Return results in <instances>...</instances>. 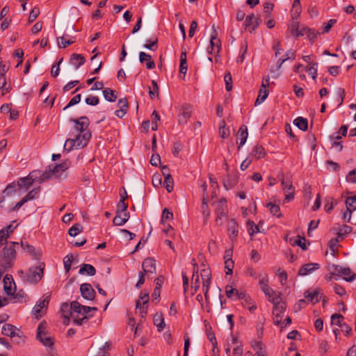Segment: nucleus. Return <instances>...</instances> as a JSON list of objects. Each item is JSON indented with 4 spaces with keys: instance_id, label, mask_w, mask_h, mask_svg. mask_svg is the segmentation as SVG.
Listing matches in <instances>:
<instances>
[{
    "instance_id": "1",
    "label": "nucleus",
    "mask_w": 356,
    "mask_h": 356,
    "mask_svg": "<svg viewBox=\"0 0 356 356\" xmlns=\"http://www.w3.org/2000/svg\"><path fill=\"white\" fill-rule=\"evenodd\" d=\"M44 268V263H41L39 266L30 267L26 272L23 270H19L18 275L24 282L36 284L42 279Z\"/></svg>"
},
{
    "instance_id": "2",
    "label": "nucleus",
    "mask_w": 356,
    "mask_h": 356,
    "mask_svg": "<svg viewBox=\"0 0 356 356\" xmlns=\"http://www.w3.org/2000/svg\"><path fill=\"white\" fill-rule=\"evenodd\" d=\"M91 137L90 131L84 133H79L76 138H68L66 140L64 149L67 152L71 151L73 148L80 149L84 147Z\"/></svg>"
},
{
    "instance_id": "3",
    "label": "nucleus",
    "mask_w": 356,
    "mask_h": 356,
    "mask_svg": "<svg viewBox=\"0 0 356 356\" xmlns=\"http://www.w3.org/2000/svg\"><path fill=\"white\" fill-rule=\"evenodd\" d=\"M18 243L13 242L10 245L3 248V258L2 261V266L4 268H10L12 266V262L16 257L15 247L18 246Z\"/></svg>"
},
{
    "instance_id": "4",
    "label": "nucleus",
    "mask_w": 356,
    "mask_h": 356,
    "mask_svg": "<svg viewBox=\"0 0 356 356\" xmlns=\"http://www.w3.org/2000/svg\"><path fill=\"white\" fill-rule=\"evenodd\" d=\"M329 270L332 275L343 277L347 282H352L355 277V275L353 274L348 267L332 264L329 266Z\"/></svg>"
},
{
    "instance_id": "5",
    "label": "nucleus",
    "mask_w": 356,
    "mask_h": 356,
    "mask_svg": "<svg viewBox=\"0 0 356 356\" xmlns=\"http://www.w3.org/2000/svg\"><path fill=\"white\" fill-rule=\"evenodd\" d=\"M83 305L77 301H73L70 304V317L73 318L74 323L76 325H81L85 321L88 319L87 316H84L81 318H78L79 314L83 316Z\"/></svg>"
},
{
    "instance_id": "6",
    "label": "nucleus",
    "mask_w": 356,
    "mask_h": 356,
    "mask_svg": "<svg viewBox=\"0 0 356 356\" xmlns=\"http://www.w3.org/2000/svg\"><path fill=\"white\" fill-rule=\"evenodd\" d=\"M139 298L143 301V302L141 303L140 300L136 302V309L138 310L141 317L144 318L147 312L149 292L147 291H141L139 295Z\"/></svg>"
},
{
    "instance_id": "7",
    "label": "nucleus",
    "mask_w": 356,
    "mask_h": 356,
    "mask_svg": "<svg viewBox=\"0 0 356 356\" xmlns=\"http://www.w3.org/2000/svg\"><path fill=\"white\" fill-rule=\"evenodd\" d=\"M38 180V172L36 170L32 171L26 177L20 178L17 181V186L20 188H24L26 190L29 189L35 181Z\"/></svg>"
},
{
    "instance_id": "8",
    "label": "nucleus",
    "mask_w": 356,
    "mask_h": 356,
    "mask_svg": "<svg viewBox=\"0 0 356 356\" xmlns=\"http://www.w3.org/2000/svg\"><path fill=\"white\" fill-rule=\"evenodd\" d=\"M282 186L283 191L285 194L284 201H290L294 198L295 188L292 182L284 179V174H282Z\"/></svg>"
},
{
    "instance_id": "9",
    "label": "nucleus",
    "mask_w": 356,
    "mask_h": 356,
    "mask_svg": "<svg viewBox=\"0 0 356 356\" xmlns=\"http://www.w3.org/2000/svg\"><path fill=\"white\" fill-rule=\"evenodd\" d=\"M45 325L44 323H40L37 329V339L45 346L51 347L54 342L51 337H47L44 332Z\"/></svg>"
},
{
    "instance_id": "10",
    "label": "nucleus",
    "mask_w": 356,
    "mask_h": 356,
    "mask_svg": "<svg viewBox=\"0 0 356 356\" xmlns=\"http://www.w3.org/2000/svg\"><path fill=\"white\" fill-rule=\"evenodd\" d=\"M43 298L44 299L40 300L33 309V314L37 318L43 315L44 312L42 309L47 307L50 300V295L45 294Z\"/></svg>"
},
{
    "instance_id": "11",
    "label": "nucleus",
    "mask_w": 356,
    "mask_h": 356,
    "mask_svg": "<svg viewBox=\"0 0 356 356\" xmlns=\"http://www.w3.org/2000/svg\"><path fill=\"white\" fill-rule=\"evenodd\" d=\"M70 122L75 124L74 129L79 133H84L85 131H89L88 127L89 125V120L86 116H82L79 119H70Z\"/></svg>"
},
{
    "instance_id": "12",
    "label": "nucleus",
    "mask_w": 356,
    "mask_h": 356,
    "mask_svg": "<svg viewBox=\"0 0 356 356\" xmlns=\"http://www.w3.org/2000/svg\"><path fill=\"white\" fill-rule=\"evenodd\" d=\"M226 200L222 198L218 202H214L215 211L217 215L216 222H218L221 220L222 216H225L227 212V208L226 204Z\"/></svg>"
},
{
    "instance_id": "13",
    "label": "nucleus",
    "mask_w": 356,
    "mask_h": 356,
    "mask_svg": "<svg viewBox=\"0 0 356 356\" xmlns=\"http://www.w3.org/2000/svg\"><path fill=\"white\" fill-rule=\"evenodd\" d=\"M80 292L82 297L88 300H92L95 298V291L90 284H82L80 286Z\"/></svg>"
},
{
    "instance_id": "14",
    "label": "nucleus",
    "mask_w": 356,
    "mask_h": 356,
    "mask_svg": "<svg viewBox=\"0 0 356 356\" xmlns=\"http://www.w3.org/2000/svg\"><path fill=\"white\" fill-rule=\"evenodd\" d=\"M143 271L146 275L156 273V261L152 258L145 259L142 264Z\"/></svg>"
},
{
    "instance_id": "15",
    "label": "nucleus",
    "mask_w": 356,
    "mask_h": 356,
    "mask_svg": "<svg viewBox=\"0 0 356 356\" xmlns=\"http://www.w3.org/2000/svg\"><path fill=\"white\" fill-rule=\"evenodd\" d=\"M191 116V107L189 105H184L180 110L179 115V124H186Z\"/></svg>"
},
{
    "instance_id": "16",
    "label": "nucleus",
    "mask_w": 356,
    "mask_h": 356,
    "mask_svg": "<svg viewBox=\"0 0 356 356\" xmlns=\"http://www.w3.org/2000/svg\"><path fill=\"white\" fill-rule=\"evenodd\" d=\"M227 231L231 241H235L238 236V225L234 219L229 220L227 224Z\"/></svg>"
},
{
    "instance_id": "17",
    "label": "nucleus",
    "mask_w": 356,
    "mask_h": 356,
    "mask_svg": "<svg viewBox=\"0 0 356 356\" xmlns=\"http://www.w3.org/2000/svg\"><path fill=\"white\" fill-rule=\"evenodd\" d=\"M16 228L12 224L7 225L6 227L0 230V245L7 243V239Z\"/></svg>"
},
{
    "instance_id": "18",
    "label": "nucleus",
    "mask_w": 356,
    "mask_h": 356,
    "mask_svg": "<svg viewBox=\"0 0 356 356\" xmlns=\"http://www.w3.org/2000/svg\"><path fill=\"white\" fill-rule=\"evenodd\" d=\"M320 268L318 264L316 263H308L301 266L298 271V275L301 276H305L312 273L315 270Z\"/></svg>"
},
{
    "instance_id": "19",
    "label": "nucleus",
    "mask_w": 356,
    "mask_h": 356,
    "mask_svg": "<svg viewBox=\"0 0 356 356\" xmlns=\"http://www.w3.org/2000/svg\"><path fill=\"white\" fill-rule=\"evenodd\" d=\"M322 293L320 290H314V291H307L305 292V297L308 300V301L315 304L320 301L322 298Z\"/></svg>"
},
{
    "instance_id": "20",
    "label": "nucleus",
    "mask_w": 356,
    "mask_h": 356,
    "mask_svg": "<svg viewBox=\"0 0 356 356\" xmlns=\"http://www.w3.org/2000/svg\"><path fill=\"white\" fill-rule=\"evenodd\" d=\"M286 310V305L282 300L273 304V314L274 316L283 317Z\"/></svg>"
},
{
    "instance_id": "21",
    "label": "nucleus",
    "mask_w": 356,
    "mask_h": 356,
    "mask_svg": "<svg viewBox=\"0 0 356 356\" xmlns=\"http://www.w3.org/2000/svg\"><path fill=\"white\" fill-rule=\"evenodd\" d=\"M129 213H116L113 220V222L116 226H122L125 224L129 219Z\"/></svg>"
},
{
    "instance_id": "22",
    "label": "nucleus",
    "mask_w": 356,
    "mask_h": 356,
    "mask_svg": "<svg viewBox=\"0 0 356 356\" xmlns=\"http://www.w3.org/2000/svg\"><path fill=\"white\" fill-rule=\"evenodd\" d=\"M139 60L140 63L146 62V67L147 69H153L155 67V63L152 60V56L143 51L139 54Z\"/></svg>"
},
{
    "instance_id": "23",
    "label": "nucleus",
    "mask_w": 356,
    "mask_h": 356,
    "mask_svg": "<svg viewBox=\"0 0 356 356\" xmlns=\"http://www.w3.org/2000/svg\"><path fill=\"white\" fill-rule=\"evenodd\" d=\"M266 155V152L264 148L260 145H256L252 149L250 156L255 159H259Z\"/></svg>"
},
{
    "instance_id": "24",
    "label": "nucleus",
    "mask_w": 356,
    "mask_h": 356,
    "mask_svg": "<svg viewBox=\"0 0 356 356\" xmlns=\"http://www.w3.org/2000/svg\"><path fill=\"white\" fill-rule=\"evenodd\" d=\"M248 136V132L247 127L245 125H242L237 132V137L240 140V143L238 147V149H240L245 143Z\"/></svg>"
},
{
    "instance_id": "25",
    "label": "nucleus",
    "mask_w": 356,
    "mask_h": 356,
    "mask_svg": "<svg viewBox=\"0 0 356 356\" xmlns=\"http://www.w3.org/2000/svg\"><path fill=\"white\" fill-rule=\"evenodd\" d=\"M298 34L300 35V36L307 35L311 41H314L316 39L319 33L314 29H309V27H303L300 29V32L298 33Z\"/></svg>"
},
{
    "instance_id": "26",
    "label": "nucleus",
    "mask_w": 356,
    "mask_h": 356,
    "mask_svg": "<svg viewBox=\"0 0 356 356\" xmlns=\"http://www.w3.org/2000/svg\"><path fill=\"white\" fill-rule=\"evenodd\" d=\"M86 60L83 56L81 54H72L70 62V63L74 66L76 69L79 68L83 63H85Z\"/></svg>"
},
{
    "instance_id": "27",
    "label": "nucleus",
    "mask_w": 356,
    "mask_h": 356,
    "mask_svg": "<svg viewBox=\"0 0 356 356\" xmlns=\"http://www.w3.org/2000/svg\"><path fill=\"white\" fill-rule=\"evenodd\" d=\"M213 34L211 36L210 39V46H211V51H209V53L211 54L212 51L214 50V48L216 47L217 49V52L220 51V41L219 39L216 37V31L214 29V25L213 26Z\"/></svg>"
},
{
    "instance_id": "28",
    "label": "nucleus",
    "mask_w": 356,
    "mask_h": 356,
    "mask_svg": "<svg viewBox=\"0 0 356 356\" xmlns=\"http://www.w3.org/2000/svg\"><path fill=\"white\" fill-rule=\"evenodd\" d=\"M154 323L157 327L159 332H161L164 329L165 323L162 313L157 312L155 314L154 316Z\"/></svg>"
},
{
    "instance_id": "29",
    "label": "nucleus",
    "mask_w": 356,
    "mask_h": 356,
    "mask_svg": "<svg viewBox=\"0 0 356 356\" xmlns=\"http://www.w3.org/2000/svg\"><path fill=\"white\" fill-rule=\"evenodd\" d=\"M21 246L26 252L34 257L35 259H38L41 255V252L40 251H36L33 246L28 244L27 243L22 241Z\"/></svg>"
},
{
    "instance_id": "30",
    "label": "nucleus",
    "mask_w": 356,
    "mask_h": 356,
    "mask_svg": "<svg viewBox=\"0 0 356 356\" xmlns=\"http://www.w3.org/2000/svg\"><path fill=\"white\" fill-rule=\"evenodd\" d=\"M124 193H125V197H122V198H120L119 202L117 204L116 213H122V214L124 213H129L127 211L128 204L125 203V200L128 197L126 191H124Z\"/></svg>"
},
{
    "instance_id": "31",
    "label": "nucleus",
    "mask_w": 356,
    "mask_h": 356,
    "mask_svg": "<svg viewBox=\"0 0 356 356\" xmlns=\"http://www.w3.org/2000/svg\"><path fill=\"white\" fill-rule=\"evenodd\" d=\"M79 273L80 275L87 274L88 275L92 276L95 275L96 270L92 265L85 264L81 266Z\"/></svg>"
},
{
    "instance_id": "32",
    "label": "nucleus",
    "mask_w": 356,
    "mask_h": 356,
    "mask_svg": "<svg viewBox=\"0 0 356 356\" xmlns=\"http://www.w3.org/2000/svg\"><path fill=\"white\" fill-rule=\"evenodd\" d=\"M268 282H269V280H268V277L267 275H264L262 276L260 275L259 284L261 290L264 293L268 294L269 291H270V287L268 285Z\"/></svg>"
},
{
    "instance_id": "33",
    "label": "nucleus",
    "mask_w": 356,
    "mask_h": 356,
    "mask_svg": "<svg viewBox=\"0 0 356 356\" xmlns=\"http://www.w3.org/2000/svg\"><path fill=\"white\" fill-rule=\"evenodd\" d=\"M203 273H204V275H202V277L204 276L207 277L206 279L203 278V285H202L205 298L207 299L208 293H209V285L211 283V279L209 277L210 275V273L207 270H204Z\"/></svg>"
},
{
    "instance_id": "34",
    "label": "nucleus",
    "mask_w": 356,
    "mask_h": 356,
    "mask_svg": "<svg viewBox=\"0 0 356 356\" xmlns=\"http://www.w3.org/2000/svg\"><path fill=\"white\" fill-rule=\"evenodd\" d=\"M16 327L11 324H4L2 327L1 333L5 336H8L10 337H14L15 335H17L15 332Z\"/></svg>"
},
{
    "instance_id": "35",
    "label": "nucleus",
    "mask_w": 356,
    "mask_h": 356,
    "mask_svg": "<svg viewBox=\"0 0 356 356\" xmlns=\"http://www.w3.org/2000/svg\"><path fill=\"white\" fill-rule=\"evenodd\" d=\"M264 294L268 298V301L271 302L273 304L275 303L276 302H279L280 300H282V298L280 297L281 293L280 292L275 291L272 288H270V291H269L268 294Z\"/></svg>"
},
{
    "instance_id": "36",
    "label": "nucleus",
    "mask_w": 356,
    "mask_h": 356,
    "mask_svg": "<svg viewBox=\"0 0 356 356\" xmlns=\"http://www.w3.org/2000/svg\"><path fill=\"white\" fill-rule=\"evenodd\" d=\"M51 170V166H49V169L46 170L44 172H40V171H37L38 174H40V177L38 176L37 181L40 183H42L45 180L50 179L54 175H55Z\"/></svg>"
},
{
    "instance_id": "37",
    "label": "nucleus",
    "mask_w": 356,
    "mask_h": 356,
    "mask_svg": "<svg viewBox=\"0 0 356 356\" xmlns=\"http://www.w3.org/2000/svg\"><path fill=\"white\" fill-rule=\"evenodd\" d=\"M69 166H70V162L68 161H65L60 164L54 165L51 168V169H52L51 171H53V172H54V174L56 176H58V173L60 172H64L69 168Z\"/></svg>"
},
{
    "instance_id": "38",
    "label": "nucleus",
    "mask_w": 356,
    "mask_h": 356,
    "mask_svg": "<svg viewBox=\"0 0 356 356\" xmlns=\"http://www.w3.org/2000/svg\"><path fill=\"white\" fill-rule=\"evenodd\" d=\"M293 124L302 131H306L308 127L307 120L302 117H298L296 118L293 121Z\"/></svg>"
},
{
    "instance_id": "39",
    "label": "nucleus",
    "mask_w": 356,
    "mask_h": 356,
    "mask_svg": "<svg viewBox=\"0 0 356 356\" xmlns=\"http://www.w3.org/2000/svg\"><path fill=\"white\" fill-rule=\"evenodd\" d=\"M179 72L181 74H186L187 72V60L186 52L182 51L180 56V67Z\"/></svg>"
},
{
    "instance_id": "40",
    "label": "nucleus",
    "mask_w": 356,
    "mask_h": 356,
    "mask_svg": "<svg viewBox=\"0 0 356 356\" xmlns=\"http://www.w3.org/2000/svg\"><path fill=\"white\" fill-rule=\"evenodd\" d=\"M103 95L104 98L108 102H113L117 99V96L115 94V91L109 88H106L103 90Z\"/></svg>"
},
{
    "instance_id": "41",
    "label": "nucleus",
    "mask_w": 356,
    "mask_h": 356,
    "mask_svg": "<svg viewBox=\"0 0 356 356\" xmlns=\"http://www.w3.org/2000/svg\"><path fill=\"white\" fill-rule=\"evenodd\" d=\"M60 310L63 313V316L65 318V323H67L70 321V305L67 303L65 302L61 305Z\"/></svg>"
},
{
    "instance_id": "42",
    "label": "nucleus",
    "mask_w": 356,
    "mask_h": 356,
    "mask_svg": "<svg viewBox=\"0 0 356 356\" xmlns=\"http://www.w3.org/2000/svg\"><path fill=\"white\" fill-rule=\"evenodd\" d=\"M13 281V278L12 277L10 276V277H9L7 275H6V277H4L3 279V282H4V290L6 291V293L8 294V295H13V288H12V282Z\"/></svg>"
},
{
    "instance_id": "43",
    "label": "nucleus",
    "mask_w": 356,
    "mask_h": 356,
    "mask_svg": "<svg viewBox=\"0 0 356 356\" xmlns=\"http://www.w3.org/2000/svg\"><path fill=\"white\" fill-rule=\"evenodd\" d=\"M301 13V6L300 0H294L291 10V17H298Z\"/></svg>"
},
{
    "instance_id": "44",
    "label": "nucleus",
    "mask_w": 356,
    "mask_h": 356,
    "mask_svg": "<svg viewBox=\"0 0 356 356\" xmlns=\"http://www.w3.org/2000/svg\"><path fill=\"white\" fill-rule=\"evenodd\" d=\"M219 134L222 138H226L229 136V129L226 127L225 120H222L220 123Z\"/></svg>"
},
{
    "instance_id": "45",
    "label": "nucleus",
    "mask_w": 356,
    "mask_h": 356,
    "mask_svg": "<svg viewBox=\"0 0 356 356\" xmlns=\"http://www.w3.org/2000/svg\"><path fill=\"white\" fill-rule=\"evenodd\" d=\"M268 91L266 88H261L259 92V95L255 101V105L262 103L268 97Z\"/></svg>"
},
{
    "instance_id": "46",
    "label": "nucleus",
    "mask_w": 356,
    "mask_h": 356,
    "mask_svg": "<svg viewBox=\"0 0 356 356\" xmlns=\"http://www.w3.org/2000/svg\"><path fill=\"white\" fill-rule=\"evenodd\" d=\"M267 207L270 208V211L273 216H275L277 218H280L282 216L279 205L270 202L267 204Z\"/></svg>"
},
{
    "instance_id": "47",
    "label": "nucleus",
    "mask_w": 356,
    "mask_h": 356,
    "mask_svg": "<svg viewBox=\"0 0 356 356\" xmlns=\"http://www.w3.org/2000/svg\"><path fill=\"white\" fill-rule=\"evenodd\" d=\"M245 26H253V29L258 26L257 19L254 14L248 15L245 21Z\"/></svg>"
},
{
    "instance_id": "48",
    "label": "nucleus",
    "mask_w": 356,
    "mask_h": 356,
    "mask_svg": "<svg viewBox=\"0 0 356 356\" xmlns=\"http://www.w3.org/2000/svg\"><path fill=\"white\" fill-rule=\"evenodd\" d=\"M157 44L158 39L155 37L154 38L147 40V43L144 44V47L147 49L155 51L158 47Z\"/></svg>"
},
{
    "instance_id": "49",
    "label": "nucleus",
    "mask_w": 356,
    "mask_h": 356,
    "mask_svg": "<svg viewBox=\"0 0 356 356\" xmlns=\"http://www.w3.org/2000/svg\"><path fill=\"white\" fill-rule=\"evenodd\" d=\"M163 186L168 193L172 191L174 181L171 175H168V177H165Z\"/></svg>"
},
{
    "instance_id": "50",
    "label": "nucleus",
    "mask_w": 356,
    "mask_h": 356,
    "mask_svg": "<svg viewBox=\"0 0 356 356\" xmlns=\"http://www.w3.org/2000/svg\"><path fill=\"white\" fill-rule=\"evenodd\" d=\"M317 63H313L311 65L305 68V70L308 72L309 74L312 76L313 79H316L317 76Z\"/></svg>"
},
{
    "instance_id": "51",
    "label": "nucleus",
    "mask_w": 356,
    "mask_h": 356,
    "mask_svg": "<svg viewBox=\"0 0 356 356\" xmlns=\"http://www.w3.org/2000/svg\"><path fill=\"white\" fill-rule=\"evenodd\" d=\"M346 209L350 210L352 209L353 211L356 210V196L348 197L346 200Z\"/></svg>"
},
{
    "instance_id": "52",
    "label": "nucleus",
    "mask_w": 356,
    "mask_h": 356,
    "mask_svg": "<svg viewBox=\"0 0 356 356\" xmlns=\"http://www.w3.org/2000/svg\"><path fill=\"white\" fill-rule=\"evenodd\" d=\"M247 226H248V233L250 235L252 236L254 234L259 232L258 225H256L253 221L249 220L247 222Z\"/></svg>"
},
{
    "instance_id": "53",
    "label": "nucleus",
    "mask_w": 356,
    "mask_h": 356,
    "mask_svg": "<svg viewBox=\"0 0 356 356\" xmlns=\"http://www.w3.org/2000/svg\"><path fill=\"white\" fill-rule=\"evenodd\" d=\"M152 89L149 88V95L151 99H154L155 97V94L159 97V86L157 82L155 80L152 81Z\"/></svg>"
},
{
    "instance_id": "54",
    "label": "nucleus",
    "mask_w": 356,
    "mask_h": 356,
    "mask_svg": "<svg viewBox=\"0 0 356 356\" xmlns=\"http://www.w3.org/2000/svg\"><path fill=\"white\" fill-rule=\"evenodd\" d=\"M82 226L79 224H75L68 231L70 236L74 237L78 235L82 231Z\"/></svg>"
},
{
    "instance_id": "55",
    "label": "nucleus",
    "mask_w": 356,
    "mask_h": 356,
    "mask_svg": "<svg viewBox=\"0 0 356 356\" xmlns=\"http://www.w3.org/2000/svg\"><path fill=\"white\" fill-rule=\"evenodd\" d=\"M343 319V316L339 314H334L331 317V323L332 325H338L341 327V325H343V323H341V320Z\"/></svg>"
},
{
    "instance_id": "56",
    "label": "nucleus",
    "mask_w": 356,
    "mask_h": 356,
    "mask_svg": "<svg viewBox=\"0 0 356 356\" xmlns=\"http://www.w3.org/2000/svg\"><path fill=\"white\" fill-rule=\"evenodd\" d=\"M224 81L225 83V88L227 91H230L232 89V78L231 73L227 72L224 76Z\"/></svg>"
},
{
    "instance_id": "57",
    "label": "nucleus",
    "mask_w": 356,
    "mask_h": 356,
    "mask_svg": "<svg viewBox=\"0 0 356 356\" xmlns=\"http://www.w3.org/2000/svg\"><path fill=\"white\" fill-rule=\"evenodd\" d=\"M57 40L58 46L60 48H65L67 46L70 45L74 42V40H66L63 36L58 38Z\"/></svg>"
},
{
    "instance_id": "58",
    "label": "nucleus",
    "mask_w": 356,
    "mask_h": 356,
    "mask_svg": "<svg viewBox=\"0 0 356 356\" xmlns=\"http://www.w3.org/2000/svg\"><path fill=\"white\" fill-rule=\"evenodd\" d=\"M72 263V255H67L63 259L64 268L66 273H68L71 269V265Z\"/></svg>"
},
{
    "instance_id": "59",
    "label": "nucleus",
    "mask_w": 356,
    "mask_h": 356,
    "mask_svg": "<svg viewBox=\"0 0 356 356\" xmlns=\"http://www.w3.org/2000/svg\"><path fill=\"white\" fill-rule=\"evenodd\" d=\"M173 218V213L168 209L165 208L162 212L161 223L164 224L165 220H172Z\"/></svg>"
},
{
    "instance_id": "60",
    "label": "nucleus",
    "mask_w": 356,
    "mask_h": 356,
    "mask_svg": "<svg viewBox=\"0 0 356 356\" xmlns=\"http://www.w3.org/2000/svg\"><path fill=\"white\" fill-rule=\"evenodd\" d=\"M40 191V187L35 188L31 191H29L26 196L24 197L26 202L31 200L35 197V196L38 194Z\"/></svg>"
},
{
    "instance_id": "61",
    "label": "nucleus",
    "mask_w": 356,
    "mask_h": 356,
    "mask_svg": "<svg viewBox=\"0 0 356 356\" xmlns=\"http://www.w3.org/2000/svg\"><path fill=\"white\" fill-rule=\"evenodd\" d=\"M63 61L61 58L56 64H54L51 67V74L53 77H56L60 72V65Z\"/></svg>"
},
{
    "instance_id": "62",
    "label": "nucleus",
    "mask_w": 356,
    "mask_h": 356,
    "mask_svg": "<svg viewBox=\"0 0 356 356\" xmlns=\"http://www.w3.org/2000/svg\"><path fill=\"white\" fill-rule=\"evenodd\" d=\"M234 262L232 259L225 261V268L227 270L226 275H232L233 273Z\"/></svg>"
},
{
    "instance_id": "63",
    "label": "nucleus",
    "mask_w": 356,
    "mask_h": 356,
    "mask_svg": "<svg viewBox=\"0 0 356 356\" xmlns=\"http://www.w3.org/2000/svg\"><path fill=\"white\" fill-rule=\"evenodd\" d=\"M40 14V10L38 8H33L29 16V23L33 22L39 15Z\"/></svg>"
},
{
    "instance_id": "64",
    "label": "nucleus",
    "mask_w": 356,
    "mask_h": 356,
    "mask_svg": "<svg viewBox=\"0 0 356 356\" xmlns=\"http://www.w3.org/2000/svg\"><path fill=\"white\" fill-rule=\"evenodd\" d=\"M346 179L348 182L356 183V169L350 171Z\"/></svg>"
}]
</instances>
